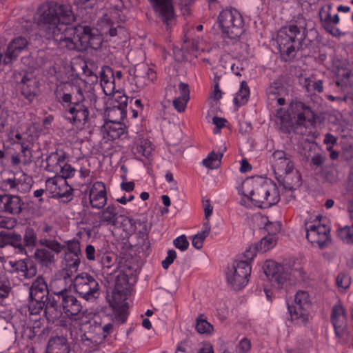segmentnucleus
<instances>
[{"mask_svg":"<svg viewBox=\"0 0 353 353\" xmlns=\"http://www.w3.org/2000/svg\"><path fill=\"white\" fill-rule=\"evenodd\" d=\"M38 25L48 40L61 48L81 51L88 48H97L102 43L100 36L94 34L86 26H69L75 20L70 5L52 1L43 3L38 9Z\"/></svg>","mask_w":353,"mask_h":353,"instance_id":"1","label":"nucleus"},{"mask_svg":"<svg viewBox=\"0 0 353 353\" xmlns=\"http://www.w3.org/2000/svg\"><path fill=\"white\" fill-rule=\"evenodd\" d=\"M56 100L63 108L67 121L74 125H84L90 109L99 110L94 88L83 82H63L54 90Z\"/></svg>","mask_w":353,"mask_h":353,"instance_id":"2","label":"nucleus"},{"mask_svg":"<svg viewBox=\"0 0 353 353\" xmlns=\"http://www.w3.org/2000/svg\"><path fill=\"white\" fill-rule=\"evenodd\" d=\"M306 37L307 21L303 16H299L293 23L282 27L276 37L281 59L286 62L293 60Z\"/></svg>","mask_w":353,"mask_h":353,"instance_id":"3","label":"nucleus"},{"mask_svg":"<svg viewBox=\"0 0 353 353\" xmlns=\"http://www.w3.org/2000/svg\"><path fill=\"white\" fill-rule=\"evenodd\" d=\"M250 186V181L243 183L239 193L250 199L256 205L266 208L276 204L280 200V194L277 185L270 179L265 180L261 184L257 185L246 194L245 189Z\"/></svg>","mask_w":353,"mask_h":353,"instance_id":"4","label":"nucleus"},{"mask_svg":"<svg viewBox=\"0 0 353 353\" xmlns=\"http://www.w3.org/2000/svg\"><path fill=\"white\" fill-rule=\"evenodd\" d=\"M218 23L223 37L233 44L239 41L244 32L242 17L236 9L223 10L218 17Z\"/></svg>","mask_w":353,"mask_h":353,"instance_id":"5","label":"nucleus"},{"mask_svg":"<svg viewBox=\"0 0 353 353\" xmlns=\"http://www.w3.org/2000/svg\"><path fill=\"white\" fill-rule=\"evenodd\" d=\"M76 293L88 302H94L100 296L101 286L98 279L86 272L75 276L72 281Z\"/></svg>","mask_w":353,"mask_h":353,"instance_id":"6","label":"nucleus"},{"mask_svg":"<svg viewBox=\"0 0 353 353\" xmlns=\"http://www.w3.org/2000/svg\"><path fill=\"white\" fill-rule=\"evenodd\" d=\"M33 179L23 172L10 173L0 179V190L4 192L26 193L30 190Z\"/></svg>","mask_w":353,"mask_h":353,"instance_id":"7","label":"nucleus"},{"mask_svg":"<svg viewBox=\"0 0 353 353\" xmlns=\"http://www.w3.org/2000/svg\"><path fill=\"white\" fill-rule=\"evenodd\" d=\"M49 291L47 284L41 276H39L32 283L30 288V301L28 310L30 315H37L43 309L44 302L47 301Z\"/></svg>","mask_w":353,"mask_h":353,"instance_id":"8","label":"nucleus"},{"mask_svg":"<svg viewBox=\"0 0 353 353\" xmlns=\"http://www.w3.org/2000/svg\"><path fill=\"white\" fill-rule=\"evenodd\" d=\"M250 273L251 266L248 262L235 261L228 269L227 281L234 290H239L247 285Z\"/></svg>","mask_w":353,"mask_h":353,"instance_id":"9","label":"nucleus"},{"mask_svg":"<svg viewBox=\"0 0 353 353\" xmlns=\"http://www.w3.org/2000/svg\"><path fill=\"white\" fill-rule=\"evenodd\" d=\"M295 305H288V311L292 321H296L297 323L305 324L308 320L307 308L310 305L308 292L299 290L295 294Z\"/></svg>","mask_w":353,"mask_h":353,"instance_id":"10","label":"nucleus"},{"mask_svg":"<svg viewBox=\"0 0 353 353\" xmlns=\"http://www.w3.org/2000/svg\"><path fill=\"white\" fill-rule=\"evenodd\" d=\"M39 243L45 248L37 249L34 257L43 266L52 263L54 261V253L58 254L65 248V245H61L57 241L47 239H41Z\"/></svg>","mask_w":353,"mask_h":353,"instance_id":"11","label":"nucleus"},{"mask_svg":"<svg viewBox=\"0 0 353 353\" xmlns=\"http://www.w3.org/2000/svg\"><path fill=\"white\" fill-rule=\"evenodd\" d=\"M263 270L272 285L276 288H282L284 283L289 279L290 273L288 268L276 261H266L263 266Z\"/></svg>","mask_w":353,"mask_h":353,"instance_id":"12","label":"nucleus"},{"mask_svg":"<svg viewBox=\"0 0 353 353\" xmlns=\"http://www.w3.org/2000/svg\"><path fill=\"white\" fill-rule=\"evenodd\" d=\"M306 239L312 245H317L321 249H324L331 243L330 228L325 224L312 225L305 224Z\"/></svg>","mask_w":353,"mask_h":353,"instance_id":"13","label":"nucleus"},{"mask_svg":"<svg viewBox=\"0 0 353 353\" xmlns=\"http://www.w3.org/2000/svg\"><path fill=\"white\" fill-rule=\"evenodd\" d=\"M46 190L53 198L61 199L63 202H68L72 199L73 189L67 184L63 178L52 177L46 181Z\"/></svg>","mask_w":353,"mask_h":353,"instance_id":"14","label":"nucleus"},{"mask_svg":"<svg viewBox=\"0 0 353 353\" xmlns=\"http://www.w3.org/2000/svg\"><path fill=\"white\" fill-rule=\"evenodd\" d=\"M53 293L58 297L63 311L67 316H77L81 312L83 307L81 302L65 286L60 290H54Z\"/></svg>","mask_w":353,"mask_h":353,"instance_id":"15","label":"nucleus"},{"mask_svg":"<svg viewBox=\"0 0 353 353\" xmlns=\"http://www.w3.org/2000/svg\"><path fill=\"white\" fill-rule=\"evenodd\" d=\"M14 79L21 83V94L29 101H32L39 92V82L32 72H14Z\"/></svg>","mask_w":353,"mask_h":353,"instance_id":"16","label":"nucleus"},{"mask_svg":"<svg viewBox=\"0 0 353 353\" xmlns=\"http://www.w3.org/2000/svg\"><path fill=\"white\" fill-rule=\"evenodd\" d=\"M106 334L101 332V325L94 322L91 323L87 331L81 336L82 343L90 349V351H96L99 345L105 340Z\"/></svg>","mask_w":353,"mask_h":353,"instance_id":"17","label":"nucleus"},{"mask_svg":"<svg viewBox=\"0 0 353 353\" xmlns=\"http://www.w3.org/2000/svg\"><path fill=\"white\" fill-rule=\"evenodd\" d=\"M270 161L274 173L280 176L291 173L294 168L291 157L283 150L274 151Z\"/></svg>","mask_w":353,"mask_h":353,"instance_id":"18","label":"nucleus"},{"mask_svg":"<svg viewBox=\"0 0 353 353\" xmlns=\"http://www.w3.org/2000/svg\"><path fill=\"white\" fill-rule=\"evenodd\" d=\"M128 97L125 94L119 93L115 98L114 105L107 108L105 114L108 117V122H121L127 116V106Z\"/></svg>","mask_w":353,"mask_h":353,"instance_id":"19","label":"nucleus"},{"mask_svg":"<svg viewBox=\"0 0 353 353\" xmlns=\"http://www.w3.org/2000/svg\"><path fill=\"white\" fill-rule=\"evenodd\" d=\"M156 15L168 26L174 19L172 0H149Z\"/></svg>","mask_w":353,"mask_h":353,"instance_id":"20","label":"nucleus"},{"mask_svg":"<svg viewBox=\"0 0 353 353\" xmlns=\"http://www.w3.org/2000/svg\"><path fill=\"white\" fill-rule=\"evenodd\" d=\"M157 79L156 72L145 64L138 65L134 71V81L139 88H143Z\"/></svg>","mask_w":353,"mask_h":353,"instance_id":"21","label":"nucleus"},{"mask_svg":"<svg viewBox=\"0 0 353 353\" xmlns=\"http://www.w3.org/2000/svg\"><path fill=\"white\" fill-rule=\"evenodd\" d=\"M22 201L19 196L0 194V212L19 214L22 210Z\"/></svg>","mask_w":353,"mask_h":353,"instance_id":"22","label":"nucleus"},{"mask_svg":"<svg viewBox=\"0 0 353 353\" xmlns=\"http://www.w3.org/2000/svg\"><path fill=\"white\" fill-rule=\"evenodd\" d=\"M290 108L299 125H303L306 121L311 122L314 119V112L301 101L292 102Z\"/></svg>","mask_w":353,"mask_h":353,"instance_id":"23","label":"nucleus"},{"mask_svg":"<svg viewBox=\"0 0 353 353\" xmlns=\"http://www.w3.org/2000/svg\"><path fill=\"white\" fill-rule=\"evenodd\" d=\"M7 245L12 246L18 254H27L25 245L22 243L21 236L19 234L1 231L0 232V248H3Z\"/></svg>","mask_w":353,"mask_h":353,"instance_id":"24","label":"nucleus"},{"mask_svg":"<svg viewBox=\"0 0 353 353\" xmlns=\"http://www.w3.org/2000/svg\"><path fill=\"white\" fill-rule=\"evenodd\" d=\"M90 202L92 208L100 209L107 201L106 190L104 183L101 181L95 182L90 190Z\"/></svg>","mask_w":353,"mask_h":353,"instance_id":"25","label":"nucleus"},{"mask_svg":"<svg viewBox=\"0 0 353 353\" xmlns=\"http://www.w3.org/2000/svg\"><path fill=\"white\" fill-rule=\"evenodd\" d=\"M108 223L110 224V229L113 235L119 236L123 239H128L135 234L137 230V225L134 222H108Z\"/></svg>","mask_w":353,"mask_h":353,"instance_id":"26","label":"nucleus"},{"mask_svg":"<svg viewBox=\"0 0 353 353\" xmlns=\"http://www.w3.org/2000/svg\"><path fill=\"white\" fill-rule=\"evenodd\" d=\"M27 45L28 41L24 37H19L14 39L7 48L4 59L5 63H8L15 59Z\"/></svg>","mask_w":353,"mask_h":353,"instance_id":"27","label":"nucleus"},{"mask_svg":"<svg viewBox=\"0 0 353 353\" xmlns=\"http://www.w3.org/2000/svg\"><path fill=\"white\" fill-rule=\"evenodd\" d=\"M101 130L104 138L116 139L126 133V127L121 122L105 121Z\"/></svg>","mask_w":353,"mask_h":353,"instance_id":"28","label":"nucleus"},{"mask_svg":"<svg viewBox=\"0 0 353 353\" xmlns=\"http://www.w3.org/2000/svg\"><path fill=\"white\" fill-rule=\"evenodd\" d=\"M70 347L66 337L57 336L49 339L46 352L70 353Z\"/></svg>","mask_w":353,"mask_h":353,"instance_id":"29","label":"nucleus"},{"mask_svg":"<svg viewBox=\"0 0 353 353\" xmlns=\"http://www.w3.org/2000/svg\"><path fill=\"white\" fill-rule=\"evenodd\" d=\"M179 95L173 101V106L179 112H182L186 108L187 103L190 99V90L188 85L185 83H180L178 90H176Z\"/></svg>","mask_w":353,"mask_h":353,"instance_id":"30","label":"nucleus"},{"mask_svg":"<svg viewBox=\"0 0 353 353\" xmlns=\"http://www.w3.org/2000/svg\"><path fill=\"white\" fill-rule=\"evenodd\" d=\"M331 321L336 336L340 341L347 342L350 337V333L347 329V317H331Z\"/></svg>","mask_w":353,"mask_h":353,"instance_id":"31","label":"nucleus"},{"mask_svg":"<svg viewBox=\"0 0 353 353\" xmlns=\"http://www.w3.org/2000/svg\"><path fill=\"white\" fill-rule=\"evenodd\" d=\"M125 210L120 205H109L103 212L102 221H117L121 218V221H132L127 215Z\"/></svg>","mask_w":353,"mask_h":353,"instance_id":"32","label":"nucleus"},{"mask_svg":"<svg viewBox=\"0 0 353 353\" xmlns=\"http://www.w3.org/2000/svg\"><path fill=\"white\" fill-rule=\"evenodd\" d=\"M102 22L105 23L102 28V32L105 35H109L110 37L118 36L121 39L126 37V31L125 28L119 24H114V22L110 21V19L108 15L103 16Z\"/></svg>","mask_w":353,"mask_h":353,"instance_id":"33","label":"nucleus"},{"mask_svg":"<svg viewBox=\"0 0 353 353\" xmlns=\"http://www.w3.org/2000/svg\"><path fill=\"white\" fill-rule=\"evenodd\" d=\"M353 85V72L347 69L339 70L335 77V86L344 92Z\"/></svg>","mask_w":353,"mask_h":353,"instance_id":"34","label":"nucleus"},{"mask_svg":"<svg viewBox=\"0 0 353 353\" xmlns=\"http://www.w3.org/2000/svg\"><path fill=\"white\" fill-rule=\"evenodd\" d=\"M65 161V154L63 152H51L46 158V170L57 174Z\"/></svg>","mask_w":353,"mask_h":353,"instance_id":"35","label":"nucleus"},{"mask_svg":"<svg viewBox=\"0 0 353 353\" xmlns=\"http://www.w3.org/2000/svg\"><path fill=\"white\" fill-rule=\"evenodd\" d=\"M266 94L269 100L274 101L277 97L288 94V90L281 81H275L266 89Z\"/></svg>","mask_w":353,"mask_h":353,"instance_id":"36","label":"nucleus"},{"mask_svg":"<svg viewBox=\"0 0 353 353\" xmlns=\"http://www.w3.org/2000/svg\"><path fill=\"white\" fill-rule=\"evenodd\" d=\"M250 97V88L245 81H242L240 88L235 97L234 98V103L237 107L245 105Z\"/></svg>","mask_w":353,"mask_h":353,"instance_id":"37","label":"nucleus"},{"mask_svg":"<svg viewBox=\"0 0 353 353\" xmlns=\"http://www.w3.org/2000/svg\"><path fill=\"white\" fill-rule=\"evenodd\" d=\"M79 263L72 264V263H62L63 269L61 273V276L63 279V281L61 279H58L54 282V285H58L61 283H63L64 281L67 279H70L72 282L73 280L72 279V276L74 273H76Z\"/></svg>","mask_w":353,"mask_h":353,"instance_id":"38","label":"nucleus"},{"mask_svg":"<svg viewBox=\"0 0 353 353\" xmlns=\"http://www.w3.org/2000/svg\"><path fill=\"white\" fill-rule=\"evenodd\" d=\"M210 230L211 226L210 225L209 222H205L204 223L203 230L191 237L192 244L196 249L200 250L202 248L203 241L209 235Z\"/></svg>","mask_w":353,"mask_h":353,"instance_id":"39","label":"nucleus"},{"mask_svg":"<svg viewBox=\"0 0 353 353\" xmlns=\"http://www.w3.org/2000/svg\"><path fill=\"white\" fill-rule=\"evenodd\" d=\"M223 154V152H210L208 157L203 160V165L210 169L218 168L221 165Z\"/></svg>","mask_w":353,"mask_h":353,"instance_id":"40","label":"nucleus"},{"mask_svg":"<svg viewBox=\"0 0 353 353\" xmlns=\"http://www.w3.org/2000/svg\"><path fill=\"white\" fill-rule=\"evenodd\" d=\"M134 223L137 225L135 234L139 239V244L143 245L148 239V231L150 230L152 225L151 223L147 224V222H134Z\"/></svg>","mask_w":353,"mask_h":353,"instance_id":"41","label":"nucleus"},{"mask_svg":"<svg viewBox=\"0 0 353 353\" xmlns=\"http://www.w3.org/2000/svg\"><path fill=\"white\" fill-rule=\"evenodd\" d=\"M196 330L201 334H211L213 330V326L207 321L203 314H201L196 319Z\"/></svg>","mask_w":353,"mask_h":353,"instance_id":"42","label":"nucleus"},{"mask_svg":"<svg viewBox=\"0 0 353 353\" xmlns=\"http://www.w3.org/2000/svg\"><path fill=\"white\" fill-rule=\"evenodd\" d=\"M303 86L307 92H316L321 93L323 90L322 80L314 81L311 78H305L303 82Z\"/></svg>","mask_w":353,"mask_h":353,"instance_id":"43","label":"nucleus"},{"mask_svg":"<svg viewBox=\"0 0 353 353\" xmlns=\"http://www.w3.org/2000/svg\"><path fill=\"white\" fill-rule=\"evenodd\" d=\"M319 150L318 145L314 143H307L301 151V155L305 161H308L314 153Z\"/></svg>","mask_w":353,"mask_h":353,"instance_id":"44","label":"nucleus"},{"mask_svg":"<svg viewBox=\"0 0 353 353\" xmlns=\"http://www.w3.org/2000/svg\"><path fill=\"white\" fill-rule=\"evenodd\" d=\"M37 241V237L36 232L32 228H28L26 230L25 234L23 236V242L25 247H34L36 245Z\"/></svg>","mask_w":353,"mask_h":353,"instance_id":"45","label":"nucleus"},{"mask_svg":"<svg viewBox=\"0 0 353 353\" xmlns=\"http://www.w3.org/2000/svg\"><path fill=\"white\" fill-rule=\"evenodd\" d=\"M270 236H274L277 234L281 231L282 225L281 222H265L263 228Z\"/></svg>","mask_w":353,"mask_h":353,"instance_id":"46","label":"nucleus"},{"mask_svg":"<svg viewBox=\"0 0 353 353\" xmlns=\"http://www.w3.org/2000/svg\"><path fill=\"white\" fill-rule=\"evenodd\" d=\"M44 314L49 321L54 322L55 320L59 319L61 316L62 311L59 306L51 308H46V310H44Z\"/></svg>","mask_w":353,"mask_h":353,"instance_id":"47","label":"nucleus"},{"mask_svg":"<svg viewBox=\"0 0 353 353\" xmlns=\"http://www.w3.org/2000/svg\"><path fill=\"white\" fill-rule=\"evenodd\" d=\"M61 169L59 170V172L61 174L59 178L66 179L71 178L74 175L75 169L70 164L65 163V162L61 165Z\"/></svg>","mask_w":353,"mask_h":353,"instance_id":"48","label":"nucleus"},{"mask_svg":"<svg viewBox=\"0 0 353 353\" xmlns=\"http://www.w3.org/2000/svg\"><path fill=\"white\" fill-rule=\"evenodd\" d=\"M99 75L101 85L103 83H107L114 79V73L112 69L108 66L102 68L99 72Z\"/></svg>","mask_w":353,"mask_h":353,"instance_id":"49","label":"nucleus"},{"mask_svg":"<svg viewBox=\"0 0 353 353\" xmlns=\"http://www.w3.org/2000/svg\"><path fill=\"white\" fill-rule=\"evenodd\" d=\"M275 245V241L273 238L265 236L261 239L258 246L261 252H265L272 248Z\"/></svg>","mask_w":353,"mask_h":353,"instance_id":"50","label":"nucleus"},{"mask_svg":"<svg viewBox=\"0 0 353 353\" xmlns=\"http://www.w3.org/2000/svg\"><path fill=\"white\" fill-rule=\"evenodd\" d=\"M336 281L337 286L342 290H346L351 283L350 277L343 272H341L338 274Z\"/></svg>","mask_w":353,"mask_h":353,"instance_id":"51","label":"nucleus"},{"mask_svg":"<svg viewBox=\"0 0 353 353\" xmlns=\"http://www.w3.org/2000/svg\"><path fill=\"white\" fill-rule=\"evenodd\" d=\"M173 244L177 249L182 252L185 251L189 247V241L185 235L182 234L173 241Z\"/></svg>","mask_w":353,"mask_h":353,"instance_id":"52","label":"nucleus"},{"mask_svg":"<svg viewBox=\"0 0 353 353\" xmlns=\"http://www.w3.org/2000/svg\"><path fill=\"white\" fill-rule=\"evenodd\" d=\"M71 254L81 256L80 243L78 240L68 241L67 243V252Z\"/></svg>","mask_w":353,"mask_h":353,"instance_id":"53","label":"nucleus"},{"mask_svg":"<svg viewBox=\"0 0 353 353\" xmlns=\"http://www.w3.org/2000/svg\"><path fill=\"white\" fill-rule=\"evenodd\" d=\"M320 17L324 27H325V26H330V22H332L334 24H337L339 22V17L337 14L332 17L330 14L327 12L325 17L321 14Z\"/></svg>","mask_w":353,"mask_h":353,"instance_id":"54","label":"nucleus"},{"mask_svg":"<svg viewBox=\"0 0 353 353\" xmlns=\"http://www.w3.org/2000/svg\"><path fill=\"white\" fill-rule=\"evenodd\" d=\"M176 258V252L173 250H169L168 252V256L161 262L163 268L165 270H167L169 268V266L174 262V261Z\"/></svg>","mask_w":353,"mask_h":353,"instance_id":"55","label":"nucleus"},{"mask_svg":"<svg viewBox=\"0 0 353 353\" xmlns=\"http://www.w3.org/2000/svg\"><path fill=\"white\" fill-rule=\"evenodd\" d=\"M103 268H110L112 265L113 256L110 253L103 254L102 256H97Z\"/></svg>","mask_w":353,"mask_h":353,"instance_id":"56","label":"nucleus"},{"mask_svg":"<svg viewBox=\"0 0 353 353\" xmlns=\"http://www.w3.org/2000/svg\"><path fill=\"white\" fill-rule=\"evenodd\" d=\"M311 159L312 165L316 167H321L325 163V157L323 156L319 151L314 153Z\"/></svg>","mask_w":353,"mask_h":353,"instance_id":"57","label":"nucleus"},{"mask_svg":"<svg viewBox=\"0 0 353 353\" xmlns=\"http://www.w3.org/2000/svg\"><path fill=\"white\" fill-rule=\"evenodd\" d=\"M11 288L8 281L0 279V301L8 296Z\"/></svg>","mask_w":353,"mask_h":353,"instance_id":"58","label":"nucleus"},{"mask_svg":"<svg viewBox=\"0 0 353 353\" xmlns=\"http://www.w3.org/2000/svg\"><path fill=\"white\" fill-rule=\"evenodd\" d=\"M331 317H347L345 309L341 303L333 305Z\"/></svg>","mask_w":353,"mask_h":353,"instance_id":"59","label":"nucleus"},{"mask_svg":"<svg viewBox=\"0 0 353 353\" xmlns=\"http://www.w3.org/2000/svg\"><path fill=\"white\" fill-rule=\"evenodd\" d=\"M8 111L0 107V132H2L8 125Z\"/></svg>","mask_w":353,"mask_h":353,"instance_id":"60","label":"nucleus"},{"mask_svg":"<svg viewBox=\"0 0 353 353\" xmlns=\"http://www.w3.org/2000/svg\"><path fill=\"white\" fill-rule=\"evenodd\" d=\"M21 147V152L23 154L24 157L23 163L26 164L32 156L30 150V143H22V146Z\"/></svg>","mask_w":353,"mask_h":353,"instance_id":"61","label":"nucleus"},{"mask_svg":"<svg viewBox=\"0 0 353 353\" xmlns=\"http://www.w3.org/2000/svg\"><path fill=\"white\" fill-rule=\"evenodd\" d=\"M259 249L258 246H250L249 247L244 253V257L245 258V261H251L254 259L256 254V250Z\"/></svg>","mask_w":353,"mask_h":353,"instance_id":"62","label":"nucleus"},{"mask_svg":"<svg viewBox=\"0 0 353 353\" xmlns=\"http://www.w3.org/2000/svg\"><path fill=\"white\" fill-rule=\"evenodd\" d=\"M62 263H72V264L80 263V256L65 252Z\"/></svg>","mask_w":353,"mask_h":353,"instance_id":"63","label":"nucleus"},{"mask_svg":"<svg viewBox=\"0 0 353 353\" xmlns=\"http://www.w3.org/2000/svg\"><path fill=\"white\" fill-rule=\"evenodd\" d=\"M101 86L105 95H110L115 88L114 79L108 82L107 83H103Z\"/></svg>","mask_w":353,"mask_h":353,"instance_id":"64","label":"nucleus"}]
</instances>
